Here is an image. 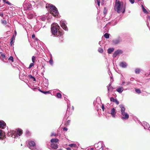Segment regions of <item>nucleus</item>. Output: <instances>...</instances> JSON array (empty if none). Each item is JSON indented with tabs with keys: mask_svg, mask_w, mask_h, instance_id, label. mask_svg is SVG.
Here are the masks:
<instances>
[{
	"mask_svg": "<svg viewBox=\"0 0 150 150\" xmlns=\"http://www.w3.org/2000/svg\"><path fill=\"white\" fill-rule=\"evenodd\" d=\"M67 122L68 123H69L70 122V120H68L67 121Z\"/></svg>",
	"mask_w": 150,
	"mask_h": 150,
	"instance_id": "3c124183",
	"label": "nucleus"
},
{
	"mask_svg": "<svg viewBox=\"0 0 150 150\" xmlns=\"http://www.w3.org/2000/svg\"><path fill=\"white\" fill-rule=\"evenodd\" d=\"M41 92L45 94H49V93H50V91H41Z\"/></svg>",
	"mask_w": 150,
	"mask_h": 150,
	"instance_id": "7c9ffc66",
	"label": "nucleus"
},
{
	"mask_svg": "<svg viewBox=\"0 0 150 150\" xmlns=\"http://www.w3.org/2000/svg\"><path fill=\"white\" fill-rule=\"evenodd\" d=\"M13 57L12 56H10L8 59V60L9 61H11L12 62H13Z\"/></svg>",
	"mask_w": 150,
	"mask_h": 150,
	"instance_id": "2f4dec72",
	"label": "nucleus"
},
{
	"mask_svg": "<svg viewBox=\"0 0 150 150\" xmlns=\"http://www.w3.org/2000/svg\"><path fill=\"white\" fill-rule=\"evenodd\" d=\"M34 65V64L33 63H31L29 67V68L30 69Z\"/></svg>",
	"mask_w": 150,
	"mask_h": 150,
	"instance_id": "e433bc0d",
	"label": "nucleus"
},
{
	"mask_svg": "<svg viewBox=\"0 0 150 150\" xmlns=\"http://www.w3.org/2000/svg\"><path fill=\"white\" fill-rule=\"evenodd\" d=\"M4 133L0 129V139L3 140L5 138Z\"/></svg>",
	"mask_w": 150,
	"mask_h": 150,
	"instance_id": "0eeeda50",
	"label": "nucleus"
},
{
	"mask_svg": "<svg viewBox=\"0 0 150 150\" xmlns=\"http://www.w3.org/2000/svg\"><path fill=\"white\" fill-rule=\"evenodd\" d=\"M102 109L103 111H104L105 108H104V107L103 105H102Z\"/></svg>",
	"mask_w": 150,
	"mask_h": 150,
	"instance_id": "de8ad7c7",
	"label": "nucleus"
},
{
	"mask_svg": "<svg viewBox=\"0 0 150 150\" xmlns=\"http://www.w3.org/2000/svg\"><path fill=\"white\" fill-rule=\"evenodd\" d=\"M28 147L32 150H36V144L35 142L32 140H29L28 141Z\"/></svg>",
	"mask_w": 150,
	"mask_h": 150,
	"instance_id": "20e7f679",
	"label": "nucleus"
},
{
	"mask_svg": "<svg viewBox=\"0 0 150 150\" xmlns=\"http://www.w3.org/2000/svg\"><path fill=\"white\" fill-rule=\"evenodd\" d=\"M51 147L52 149H56L58 147V145L57 144L54 143H52L51 144Z\"/></svg>",
	"mask_w": 150,
	"mask_h": 150,
	"instance_id": "6e6552de",
	"label": "nucleus"
},
{
	"mask_svg": "<svg viewBox=\"0 0 150 150\" xmlns=\"http://www.w3.org/2000/svg\"><path fill=\"white\" fill-rule=\"evenodd\" d=\"M51 30L52 34L55 36H61L63 35V31L61 30L60 26L57 23L52 25Z\"/></svg>",
	"mask_w": 150,
	"mask_h": 150,
	"instance_id": "f257e3e1",
	"label": "nucleus"
},
{
	"mask_svg": "<svg viewBox=\"0 0 150 150\" xmlns=\"http://www.w3.org/2000/svg\"><path fill=\"white\" fill-rule=\"evenodd\" d=\"M5 125H6L4 122L3 121H0V128L3 129Z\"/></svg>",
	"mask_w": 150,
	"mask_h": 150,
	"instance_id": "2eb2a0df",
	"label": "nucleus"
},
{
	"mask_svg": "<svg viewBox=\"0 0 150 150\" xmlns=\"http://www.w3.org/2000/svg\"><path fill=\"white\" fill-rule=\"evenodd\" d=\"M69 146L71 147L76 148L77 147V145L76 144H71L69 145Z\"/></svg>",
	"mask_w": 150,
	"mask_h": 150,
	"instance_id": "4be33fe9",
	"label": "nucleus"
},
{
	"mask_svg": "<svg viewBox=\"0 0 150 150\" xmlns=\"http://www.w3.org/2000/svg\"><path fill=\"white\" fill-rule=\"evenodd\" d=\"M24 6L26 9V10H28L32 8V6L30 3H28L25 4Z\"/></svg>",
	"mask_w": 150,
	"mask_h": 150,
	"instance_id": "39448f33",
	"label": "nucleus"
},
{
	"mask_svg": "<svg viewBox=\"0 0 150 150\" xmlns=\"http://www.w3.org/2000/svg\"><path fill=\"white\" fill-rule=\"evenodd\" d=\"M98 51L99 52L102 53L103 52V50L102 48H100L98 49Z\"/></svg>",
	"mask_w": 150,
	"mask_h": 150,
	"instance_id": "58836bf2",
	"label": "nucleus"
},
{
	"mask_svg": "<svg viewBox=\"0 0 150 150\" xmlns=\"http://www.w3.org/2000/svg\"><path fill=\"white\" fill-rule=\"evenodd\" d=\"M61 26L65 30H68V28L65 23H63L61 25Z\"/></svg>",
	"mask_w": 150,
	"mask_h": 150,
	"instance_id": "4468645a",
	"label": "nucleus"
},
{
	"mask_svg": "<svg viewBox=\"0 0 150 150\" xmlns=\"http://www.w3.org/2000/svg\"><path fill=\"white\" fill-rule=\"evenodd\" d=\"M49 63L50 64H51V65H52V64H53V59H52V57H51L50 58V59L49 61Z\"/></svg>",
	"mask_w": 150,
	"mask_h": 150,
	"instance_id": "c85d7f7f",
	"label": "nucleus"
},
{
	"mask_svg": "<svg viewBox=\"0 0 150 150\" xmlns=\"http://www.w3.org/2000/svg\"><path fill=\"white\" fill-rule=\"evenodd\" d=\"M0 16L1 17H3L4 16V14L3 12H0Z\"/></svg>",
	"mask_w": 150,
	"mask_h": 150,
	"instance_id": "c03bdc74",
	"label": "nucleus"
},
{
	"mask_svg": "<svg viewBox=\"0 0 150 150\" xmlns=\"http://www.w3.org/2000/svg\"><path fill=\"white\" fill-rule=\"evenodd\" d=\"M0 57H2L3 58H5V55L4 53L2 52L0 53Z\"/></svg>",
	"mask_w": 150,
	"mask_h": 150,
	"instance_id": "b1692460",
	"label": "nucleus"
},
{
	"mask_svg": "<svg viewBox=\"0 0 150 150\" xmlns=\"http://www.w3.org/2000/svg\"><path fill=\"white\" fill-rule=\"evenodd\" d=\"M120 66L122 68H125L127 67V64L125 62H122L120 63Z\"/></svg>",
	"mask_w": 150,
	"mask_h": 150,
	"instance_id": "f8f14e48",
	"label": "nucleus"
},
{
	"mask_svg": "<svg viewBox=\"0 0 150 150\" xmlns=\"http://www.w3.org/2000/svg\"><path fill=\"white\" fill-rule=\"evenodd\" d=\"M33 77L32 76H31V75L30 76V78H33Z\"/></svg>",
	"mask_w": 150,
	"mask_h": 150,
	"instance_id": "864d4df0",
	"label": "nucleus"
},
{
	"mask_svg": "<svg viewBox=\"0 0 150 150\" xmlns=\"http://www.w3.org/2000/svg\"><path fill=\"white\" fill-rule=\"evenodd\" d=\"M59 141V139H52L51 140L50 142L52 143H54V142H55V143L58 142Z\"/></svg>",
	"mask_w": 150,
	"mask_h": 150,
	"instance_id": "a211bd4d",
	"label": "nucleus"
},
{
	"mask_svg": "<svg viewBox=\"0 0 150 150\" xmlns=\"http://www.w3.org/2000/svg\"><path fill=\"white\" fill-rule=\"evenodd\" d=\"M114 50V48H110L108 50V52L109 54H111Z\"/></svg>",
	"mask_w": 150,
	"mask_h": 150,
	"instance_id": "aec40b11",
	"label": "nucleus"
},
{
	"mask_svg": "<svg viewBox=\"0 0 150 150\" xmlns=\"http://www.w3.org/2000/svg\"><path fill=\"white\" fill-rule=\"evenodd\" d=\"M141 6L143 12L145 13H146V14L149 13V12H148V11L144 7L143 5H142Z\"/></svg>",
	"mask_w": 150,
	"mask_h": 150,
	"instance_id": "6ab92c4d",
	"label": "nucleus"
},
{
	"mask_svg": "<svg viewBox=\"0 0 150 150\" xmlns=\"http://www.w3.org/2000/svg\"><path fill=\"white\" fill-rule=\"evenodd\" d=\"M23 133V131L21 129H18L17 130V134L19 136H20Z\"/></svg>",
	"mask_w": 150,
	"mask_h": 150,
	"instance_id": "f3484780",
	"label": "nucleus"
},
{
	"mask_svg": "<svg viewBox=\"0 0 150 150\" xmlns=\"http://www.w3.org/2000/svg\"><path fill=\"white\" fill-rule=\"evenodd\" d=\"M14 39H15V38H14V35H13L12 36V37L11 39L10 45L11 46H12L13 44V41L14 40Z\"/></svg>",
	"mask_w": 150,
	"mask_h": 150,
	"instance_id": "412c9836",
	"label": "nucleus"
},
{
	"mask_svg": "<svg viewBox=\"0 0 150 150\" xmlns=\"http://www.w3.org/2000/svg\"><path fill=\"white\" fill-rule=\"evenodd\" d=\"M90 150H93V148H91V149Z\"/></svg>",
	"mask_w": 150,
	"mask_h": 150,
	"instance_id": "4d7b16f0",
	"label": "nucleus"
},
{
	"mask_svg": "<svg viewBox=\"0 0 150 150\" xmlns=\"http://www.w3.org/2000/svg\"><path fill=\"white\" fill-rule=\"evenodd\" d=\"M111 85L109 84L108 87V91H109L110 89L111 88Z\"/></svg>",
	"mask_w": 150,
	"mask_h": 150,
	"instance_id": "79ce46f5",
	"label": "nucleus"
},
{
	"mask_svg": "<svg viewBox=\"0 0 150 150\" xmlns=\"http://www.w3.org/2000/svg\"><path fill=\"white\" fill-rule=\"evenodd\" d=\"M15 32V33H16V32Z\"/></svg>",
	"mask_w": 150,
	"mask_h": 150,
	"instance_id": "13d9d810",
	"label": "nucleus"
},
{
	"mask_svg": "<svg viewBox=\"0 0 150 150\" xmlns=\"http://www.w3.org/2000/svg\"><path fill=\"white\" fill-rule=\"evenodd\" d=\"M35 57L33 56L32 57V61L33 63H34L35 62Z\"/></svg>",
	"mask_w": 150,
	"mask_h": 150,
	"instance_id": "c9c22d12",
	"label": "nucleus"
},
{
	"mask_svg": "<svg viewBox=\"0 0 150 150\" xmlns=\"http://www.w3.org/2000/svg\"><path fill=\"white\" fill-rule=\"evenodd\" d=\"M135 91L136 92V93L138 94H140L141 93V90L139 89H135Z\"/></svg>",
	"mask_w": 150,
	"mask_h": 150,
	"instance_id": "c756f323",
	"label": "nucleus"
},
{
	"mask_svg": "<svg viewBox=\"0 0 150 150\" xmlns=\"http://www.w3.org/2000/svg\"><path fill=\"white\" fill-rule=\"evenodd\" d=\"M116 112L115 111V109L114 108H113L111 110L110 114L112 115L113 117H115V114Z\"/></svg>",
	"mask_w": 150,
	"mask_h": 150,
	"instance_id": "9b49d317",
	"label": "nucleus"
},
{
	"mask_svg": "<svg viewBox=\"0 0 150 150\" xmlns=\"http://www.w3.org/2000/svg\"><path fill=\"white\" fill-rule=\"evenodd\" d=\"M33 79L34 81H35V77H33Z\"/></svg>",
	"mask_w": 150,
	"mask_h": 150,
	"instance_id": "603ef678",
	"label": "nucleus"
},
{
	"mask_svg": "<svg viewBox=\"0 0 150 150\" xmlns=\"http://www.w3.org/2000/svg\"><path fill=\"white\" fill-rule=\"evenodd\" d=\"M117 53L116 51L113 54V57H116L117 55Z\"/></svg>",
	"mask_w": 150,
	"mask_h": 150,
	"instance_id": "72a5a7b5",
	"label": "nucleus"
},
{
	"mask_svg": "<svg viewBox=\"0 0 150 150\" xmlns=\"http://www.w3.org/2000/svg\"><path fill=\"white\" fill-rule=\"evenodd\" d=\"M138 0L139 1H141V0Z\"/></svg>",
	"mask_w": 150,
	"mask_h": 150,
	"instance_id": "bf43d9fd",
	"label": "nucleus"
},
{
	"mask_svg": "<svg viewBox=\"0 0 150 150\" xmlns=\"http://www.w3.org/2000/svg\"><path fill=\"white\" fill-rule=\"evenodd\" d=\"M124 117H122V119H128L129 117V115L128 114L125 112H124L123 114H121Z\"/></svg>",
	"mask_w": 150,
	"mask_h": 150,
	"instance_id": "1a4fd4ad",
	"label": "nucleus"
},
{
	"mask_svg": "<svg viewBox=\"0 0 150 150\" xmlns=\"http://www.w3.org/2000/svg\"><path fill=\"white\" fill-rule=\"evenodd\" d=\"M123 90V87H120L119 88H117L116 91L119 93H121Z\"/></svg>",
	"mask_w": 150,
	"mask_h": 150,
	"instance_id": "dca6fc26",
	"label": "nucleus"
},
{
	"mask_svg": "<svg viewBox=\"0 0 150 150\" xmlns=\"http://www.w3.org/2000/svg\"><path fill=\"white\" fill-rule=\"evenodd\" d=\"M6 3L9 5H11V4L8 1H6Z\"/></svg>",
	"mask_w": 150,
	"mask_h": 150,
	"instance_id": "a18cd8bd",
	"label": "nucleus"
},
{
	"mask_svg": "<svg viewBox=\"0 0 150 150\" xmlns=\"http://www.w3.org/2000/svg\"><path fill=\"white\" fill-rule=\"evenodd\" d=\"M110 101L115 103L117 105H118L119 103V102L117 99L114 98L113 97H111L110 98Z\"/></svg>",
	"mask_w": 150,
	"mask_h": 150,
	"instance_id": "9d476101",
	"label": "nucleus"
},
{
	"mask_svg": "<svg viewBox=\"0 0 150 150\" xmlns=\"http://www.w3.org/2000/svg\"><path fill=\"white\" fill-rule=\"evenodd\" d=\"M122 41L120 38L119 37L117 39H115L112 40L113 43L115 45L117 44L120 43Z\"/></svg>",
	"mask_w": 150,
	"mask_h": 150,
	"instance_id": "423d86ee",
	"label": "nucleus"
},
{
	"mask_svg": "<svg viewBox=\"0 0 150 150\" xmlns=\"http://www.w3.org/2000/svg\"><path fill=\"white\" fill-rule=\"evenodd\" d=\"M38 90L40 91V92H41V91H41L40 89H39Z\"/></svg>",
	"mask_w": 150,
	"mask_h": 150,
	"instance_id": "5fc2aeb1",
	"label": "nucleus"
},
{
	"mask_svg": "<svg viewBox=\"0 0 150 150\" xmlns=\"http://www.w3.org/2000/svg\"><path fill=\"white\" fill-rule=\"evenodd\" d=\"M114 9L118 13H120L121 12L124 13L125 10V7L124 6L123 8L122 6H121L120 2L118 1L115 4V5L114 7Z\"/></svg>",
	"mask_w": 150,
	"mask_h": 150,
	"instance_id": "7ed1b4c3",
	"label": "nucleus"
},
{
	"mask_svg": "<svg viewBox=\"0 0 150 150\" xmlns=\"http://www.w3.org/2000/svg\"><path fill=\"white\" fill-rule=\"evenodd\" d=\"M140 69L139 68H136L135 70V73L136 74H139L140 72Z\"/></svg>",
	"mask_w": 150,
	"mask_h": 150,
	"instance_id": "5701e85b",
	"label": "nucleus"
},
{
	"mask_svg": "<svg viewBox=\"0 0 150 150\" xmlns=\"http://www.w3.org/2000/svg\"><path fill=\"white\" fill-rule=\"evenodd\" d=\"M57 96L58 98H62L61 94L59 93H57Z\"/></svg>",
	"mask_w": 150,
	"mask_h": 150,
	"instance_id": "a878e982",
	"label": "nucleus"
},
{
	"mask_svg": "<svg viewBox=\"0 0 150 150\" xmlns=\"http://www.w3.org/2000/svg\"><path fill=\"white\" fill-rule=\"evenodd\" d=\"M32 37L33 38H34L35 37V35L34 34H33L32 35Z\"/></svg>",
	"mask_w": 150,
	"mask_h": 150,
	"instance_id": "09e8293b",
	"label": "nucleus"
},
{
	"mask_svg": "<svg viewBox=\"0 0 150 150\" xmlns=\"http://www.w3.org/2000/svg\"><path fill=\"white\" fill-rule=\"evenodd\" d=\"M124 83H125V82H123L122 85H123L124 84Z\"/></svg>",
	"mask_w": 150,
	"mask_h": 150,
	"instance_id": "6e6d98bb",
	"label": "nucleus"
},
{
	"mask_svg": "<svg viewBox=\"0 0 150 150\" xmlns=\"http://www.w3.org/2000/svg\"><path fill=\"white\" fill-rule=\"evenodd\" d=\"M63 130L64 131H67V129L66 127H64L63 128Z\"/></svg>",
	"mask_w": 150,
	"mask_h": 150,
	"instance_id": "49530a36",
	"label": "nucleus"
},
{
	"mask_svg": "<svg viewBox=\"0 0 150 150\" xmlns=\"http://www.w3.org/2000/svg\"><path fill=\"white\" fill-rule=\"evenodd\" d=\"M57 136V135L56 134H54V133H52L51 134V136Z\"/></svg>",
	"mask_w": 150,
	"mask_h": 150,
	"instance_id": "37998d69",
	"label": "nucleus"
},
{
	"mask_svg": "<svg viewBox=\"0 0 150 150\" xmlns=\"http://www.w3.org/2000/svg\"><path fill=\"white\" fill-rule=\"evenodd\" d=\"M120 108H121V114H123L125 110V108L124 107V105H120Z\"/></svg>",
	"mask_w": 150,
	"mask_h": 150,
	"instance_id": "ddd939ff",
	"label": "nucleus"
},
{
	"mask_svg": "<svg viewBox=\"0 0 150 150\" xmlns=\"http://www.w3.org/2000/svg\"><path fill=\"white\" fill-rule=\"evenodd\" d=\"M66 149L67 150H71V149L69 147H67Z\"/></svg>",
	"mask_w": 150,
	"mask_h": 150,
	"instance_id": "8fccbe9b",
	"label": "nucleus"
},
{
	"mask_svg": "<svg viewBox=\"0 0 150 150\" xmlns=\"http://www.w3.org/2000/svg\"><path fill=\"white\" fill-rule=\"evenodd\" d=\"M46 7L48 8L50 13L54 17H56L58 16V13L57 8L52 4H48Z\"/></svg>",
	"mask_w": 150,
	"mask_h": 150,
	"instance_id": "f03ea898",
	"label": "nucleus"
},
{
	"mask_svg": "<svg viewBox=\"0 0 150 150\" xmlns=\"http://www.w3.org/2000/svg\"><path fill=\"white\" fill-rule=\"evenodd\" d=\"M104 36L106 38H109V34L108 33H105L104 35Z\"/></svg>",
	"mask_w": 150,
	"mask_h": 150,
	"instance_id": "cd10ccee",
	"label": "nucleus"
},
{
	"mask_svg": "<svg viewBox=\"0 0 150 150\" xmlns=\"http://www.w3.org/2000/svg\"><path fill=\"white\" fill-rule=\"evenodd\" d=\"M31 134V133L28 131H27L26 133V135L28 137L30 136Z\"/></svg>",
	"mask_w": 150,
	"mask_h": 150,
	"instance_id": "bb28decb",
	"label": "nucleus"
},
{
	"mask_svg": "<svg viewBox=\"0 0 150 150\" xmlns=\"http://www.w3.org/2000/svg\"><path fill=\"white\" fill-rule=\"evenodd\" d=\"M129 1L132 4H133L134 2V0H129Z\"/></svg>",
	"mask_w": 150,
	"mask_h": 150,
	"instance_id": "a19ab883",
	"label": "nucleus"
},
{
	"mask_svg": "<svg viewBox=\"0 0 150 150\" xmlns=\"http://www.w3.org/2000/svg\"><path fill=\"white\" fill-rule=\"evenodd\" d=\"M96 2L97 3V5L98 6H99L100 5V0H96Z\"/></svg>",
	"mask_w": 150,
	"mask_h": 150,
	"instance_id": "ea45409f",
	"label": "nucleus"
},
{
	"mask_svg": "<svg viewBox=\"0 0 150 150\" xmlns=\"http://www.w3.org/2000/svg\"><path fill=\"white\" fill-rule=\"evenodd\" d=\"M14 132L13 131H11L10 132H8V134L9 135H12V134H14Z\"/></svg>",
	"mask_w": 150,
	"mask_h": 150,
	"instance_id": "4c0bfd02",
	"label": "nucleus"
},
{
	"mask_svg": "<svg viewBox=\"0 0 150 150\" xmlns=\"http://www.w3.org/2000/svg\"><path fill=\"white\" fill-rule=\"evenodd\" d=\"M117 53V55L121 54L123 52L121 50H118L116 51Z\"/></svg>",
	"mask_w": 150,
	"mask_h": 150,
	"instance_id": "393cba45",
	"label": "nucleus"
},
{
	"mask_svg": "<svg viewBox=\"0 0 150 150\" xmlns=\"http://www.w3.org/2000/svg\"><path fill=\"white\" fill-rule=\"evenodd\" d=\"M107 12V10L106 8H104L103 10V13L104 14H105Z\"/></svg>",
	"mask_w": 150,
	"mask_h": 150,
	"instance_id": "f704fd0d",
	"label": "nucleus"
},
{
	"mask_svg": "<svg viewBox=\"0 0 150 150\" xmlns=\"http://www.w3.org/2000/svg\"><path fill=\"white\" fill-rule=\"evenodd\" d=\"M1 23L3 24L6 25V21L5 20H2L1 21Z\"/></svg>",
	"mask_w": 150,
	"mask_h": 150,
	"instance_id": "473e14b6",
	"label": "nucleus"
}]
</instances>
